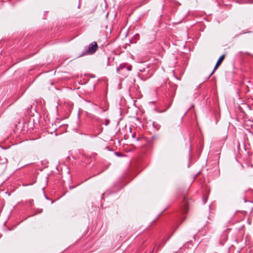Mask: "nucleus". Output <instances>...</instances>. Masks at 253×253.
Instances as JSON below:
<instances>
[{"label": "nucleus", "mask_w": 253, "mask_h": 253, "mask_svg": "<svg viewBox=\"0 0 253 253\" xmlns=\"http://www.w3.org/2000/svg\"><path fill=\"white\" fill-rule=\"evenodd\" d=\"M27 204H29L32 205L33 204V200H28Z\"/></svg>", "instance_id": "obj_7"}, {"label": "nucleus", "mask_w": 253, "mask_h": 253, "mask_svg": "<svg viewBox=\"0 0 253 253\" xmlns=\"http://www.w3.org/2000/svg\"><path fill=\"white\" fill-rule=\"evenodd\" d=\"M42 212V209H37V213H41Z\"/></svg>", "instance_id": "obj_8"}, {"label": "nucleus", "mask_w": 253, "mask_h": 253, "mask_svg": "<svg viewBox=\"0 0 253 253\" xmlns=\"http://www.w3.org/2000/svg\"><path fill=\"white\" fill-rule=\"evenodd\" d=\"M110 123V120L109 119H106L105 120V126H107Z\"/></svg>", "instance_id": "obj_6"}, {"label": "nucleus", "mask_w": 253, "mask_h": 253, "mask_svg": "<svg viewBox=\"0 0 253 253\" xmlns=\"http://www.w3.org/2000/svg\"><path fill=\"white\" fill-rule=\"evenodd\" d=\"M146 69L145 68L140 69V72H145Z\"/></svg>", "instance_id": "obj_10"}, {"label": "nucleus", "mask_w": 253, "mask_h": 253, "mask_svg": "<svg viewBox=\"0 0 253 253\" xmlns=\"http://www.w3.org/2000/svg\"><path fill=\"white\" fill-rule=\"evenodd\" d=\"M126 67V64L123 63L120 65V66L117 68V72L118 73H120L121 70L124 69Z\"/></svg>", "instance_id": "obj_3"}, {"label": "nucleus", "mask_w": 253, "mask_h": 253, "mask_svg": "<svg viewBox=\"0 0 253 253\" xmlns=\"http://www.w3.org/2000/svg\"><path fill=\"white\" fill-rule=\"evenodd\" d=\"M177 228H178V226H177V227L175 229V230H174V231H173V232H174V231H175L177 230Z\"/></svg>", "instance_id": "obj_12"}, {"label": "nucleus", "mask_w": 253, "mask_h": 253, "mask_svg": "<svg viewBox=\"0 0 253 253\" xmlns=\"http://www.w3.org/2000/svg\"><path fill=\"white\" fill-rule=\"evenodd\" d=\"M53 201H52L51 202V204H52V203H53Z\"/></svg>", "instance_id": "obj_13"}, {"label": "nucleus", "mask_w": 253, "mask_h": 253, "mask_svg": "<svg viewBox=\"0 0 253 253\" xmlns=\"http://www.w3.org/2000/svg\"><path fill=\"white\" fill-rule=\"evenodd\" d=\"M132 66L129 65L128 66H127L126 67V69L128 70V71H131L132 70Z\"/></svg>", "instance_id": "obj_5"}, {"label": "nucleus", "mask_w": 253, "mask_h": 253, "mask_svg": "<svg viewBox=\"0 0 253 253\" xmlns=\"http://www.w3.org/2000/svg\"><path fill=\"white\" fill-rule=\"evenodd\" d=\"M98 45L95 42H93L88 45V48L84 51L82 55L92 54L97 50Z\"/></svg>", "instance_id": "obj_1"}, {"label": "nucleus", "mask_w": 253, "mask_h": 253, "mask_svg": "<svg viewBox=\"0 0 253 253\" xmlns=\"http://www.w3.org/2000/svg\"><path fill=\"white\" fill-rule=\"evenodd\" d=\"M225 58V55H222L218 59V60H217L216 64H215V66L213 69V70L212 71V72L210 74V76H211L213 73V72H214V71L218 68V67L220 65V64L221 63V62H222V61L224 60Z\"/></svg>", "instance_id": "obj_2"}, {"label": "nucleus", "mask_w": 253, "mask_h": 253, "mask_svg": "<svg viewBox=\"0 0 253 253\" xmlns=\"http://www.w3.org/2000/svg\"><path fill=\"white\" fill-rule=\"evenodd\" d=\"M188 207H183V208L181 210V212H182L184 213L188 212Z\"/></svg>", "instance_id": "obj_4"}, {"label": "nucleus", "mask_w": 253, "mask_h": 253, "mask_svg": "<svg viewBox=\"0 0 253 253\" xmlns=\"http://www.w3.org/2000/svg\"><path fill=\"white\" fill-rule=\"evenodd\" d=\"M135 133H133V134H132V138H134V137H135Z\"/></svg>", "instance_id": "obj_11"}, {"label": "nucleus", "mask_w": 253, "mask_h": 253, "mask_svg": "<svg viewBox=\"0 0 253 253\" xmlns=\"http://www.w3.org/2000/svg\"><path fill=\"white\" fill-rule=\"evenodd\" d=\"M159 247H155L153 249V250L152 251L151 253H152L154 252V251L155 250V249H156V251H158V249H159Z\"/></svg>", "instance_id": "obj_9"}]
</instances>
